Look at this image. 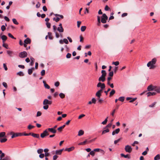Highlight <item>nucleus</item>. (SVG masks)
Masks as SVG:
<instances>
[{
    "instance_id": "nucleus-1",
    "label": "nucleus",
    "mask_w": 160,
    "mask_h": 160,
    "mask_svg": "<svg viewBox=\"0 0 160 160\" xmlns=\"http://www.w3.org/2000/svg\"><path fill=\"white\" fill-rule=\"evenodd\" d=\"M157 61V59L154 58L152 59L151 61H149L147 64V66L150 67V69H153L155 68L156 66L155 65Z\"/></svg>"
},
{
    "instance_id": "nucleus-2",
    "label": "nucleus",
    "mask_w": 160,
    "mask_h": 160,
    "mask_svg": "<svg viewBox=\"0 0 160 160\" xmlns=\"http://www.w3.org/2000/svg\"><path fill=\"white\" fill-rule=\"evenodd\" d=\"M108 19V17L105 13H104L101 17V22L103 23H105L106 22Z\"/></svg>"
},
{
    "instance_id": "nucleus-3",
    "label": "nucleus",
    "mask_w": 160,
    "mask_h": 160,
    "mask_svg": "<svg viewBox=\"0 0 160 160\" xmlns=\"http://www.w3.org/2000/svg\"><path fill=\"white\" fill-rule=\"evenodd\" d=\"M97 87L98 88L100 87L101 88V89L100 90H102V91L105 88V85L104 83H102L101 82H99L97 85Z\"/></svg>"
},
{
    "instance_id": "nucleus-4",
    "label": "nucleus",
    "mask_w": 160,
    "mask_h": 160,
    "mask_svg": "<svg viewBox=\"0 0 160 160\" xmlns=\"http://www.w3.org/2000/svg\"><path fill=\"white\" fill-rule=\"evenodd\" d=\"M125 150L126 152L130 153L132 151V148L130 146L127 145L125 147Z\"/></svg>"
},
{
    "instance_id": "nucleus-5",
    "label": "nucleus",
    "mask_w": 160,
    "mask_h": 160,
    "mask_svg": "<svg viewBox=\"0 0 160 160\" xmlns=\"http://www.w3.org/2000/svg\"><path fill=\"white\" fill-rule=\"evenodd\" d=\"M27 53L25 52H21L19 53V56L21 58H24L27 57Z\"/></svg>"
},
{
    "instance_id": "nucleus-6",
    "label": "nucleus",
    "mask_w": 160,
    "mask_h": 160,
    "mask_svg": "<svg viewBox=\"0 0 160 160\" xmlns=\"http://www.w3.org/2000/svg\"><path fill=\"white\" fill-rule=\"evenodd\" d=\"M155 86H153L152 85H149L147 88V89L148 91H152L154 90Z\"/></svg>"
},
{
    "instance_id": "nucleus-7",
    "label": "nucleus",
    "mask_w": 160,
    "mask_h": 160,
    "mask_svg": "<svg viewBox=\"0 0 160 160\" xmlns=\"http://www.w3.org/2000/svg\"><path fill=\"white\" fill-rule=\"evenodd\" d=\"M22 135V134L21 133H14L12 135L11 138H14L15 137L21 136Z\"/></svg>"
},
{
    "instance_id": "nucleus-8",
    "label": "nucleus",
    "mask_w": 160,
    "mask_h": 160,
    "mask_svg": "<svg viewBox=\"0 0 160 160\" xmlns=\"http://www.w3.org/2000/svg\"><path fill=\"white\" fill-rule=\"evenodd\" d=\"M102 90H99L96 93V96L98 98H100L101 96V93L102 92Z\"/></svg>"
},
{
    "instance_id": "nucleus-9",
    "label": "nucleus",
    "mask_w": 160,
    "mask_h": 160,
    "mask_svg": "<svg viewBox=\"0 0 160 160\" xmlns=\"http://www.w3.org/2000/svg\"><path fill=\"white\" fill-rule=\"evenodd\" d=\"M48 130L52 132V133H56L57 131L55 129H54V128H48L47 129Z\"/></svg>"
},
{
    "instance_id": "nucleus-10",
    "label": "nucleus",
    "mask_w": 160,
    "mask_h": 160,
    "mask_svg": "<svg viewBox=\"0 0 160 160\" xmlns=\"http://www.w3.org/2000/svg\"><path fill=\"white\" fill-rule=\"evenodd\" d=\"M121 157H123L125 158H128L129 159H130L131 158L130 155L128 154L125 155L123 153H121Z\"/></svg>"
},
{
    "instance_id": "nucleus-11",
    "label": "nucleus",
    "mask_w": 160,
    "mask_h": 160,
    "mask_svg": "<svg viewBox=\"0 0 160 160\" xmlns=\"http://www.w3.org/2000/svg\"><path fill=\"white\" fill-rule=\"evenodd\" d=\"M154 91L158 93H160V87L155 86Z\"/></svg>"
},
{
    "instance_id": "nucleus-12",
    "label": "nucleus",
    "mask_w": 160,
    "mask_h": 160,
    "mask_svg": "<svg viewBox=\"0 0 160 160\" xmlns=\"http://www.w3.org/2000/svg\"><path fill=\"white\" fill-rule=\"evenodd\" d=\"M120 129L119 128H118L116 129L115 131H114L112 132V135H115L116 134H118L119 132H120Z\"/></svg>"
},
{
    "instance_id": "nucleus-13",
    "label": "nucleus",
    "mask_w": 160,
    "mask_h": 160,
    "mask_svg": "<svg viewBox=\"0 0 160 160\" xmlns=\"http://www.w3.org/2000/svg\"><path fill=\"white\" fill-rule=\"evenodd\" d=\"M31 42V40L28 38H27V39H25L24 41V43L27 44H30Z\"/></svg>"
},
{
    "instance_id": "nucleus-14",
    "label": "nucleus",
    "mask_w": 160,
    "mask_h": 160,
    "mask_svg": "<svg viewBox=\"0 0 160 160\" xmlns=\"http://www.w3.org/2000/svg\"><path fill=\"white\" fill-rule=\"evenodd\" d=\"M74 149V147H72L69 148H65V151L70 152L73 150Z\"/></svg>"
},
{
    "instance_id": "nucleus-15",
    "label": "nucleus",
    "mask_w": 160,
    "mask_h": 160,
    "mask_svg": "<svg viewBox=\"0 0 160 160\" xmlns=\"http://www.w3.org/2000/svg\"><path fill=\"white\" fill-rule=\"evenodd\" d=\"M1 38L2 40V42L4 43L5 41H6V40L7 39V37L5 35H3L1 36Z\"/></svg>"
},
{
    "instance_id": "nucleus-16",
    "label": "nucleus",
    "mask_w": 160,
    "mask_h": 160,
    "mask_svg": "<svg viewBox=\"0 0 160 160\" xmlns=\"http://www.w3.org/2000/svg\"><path fill=\"white\" fill-rule=\"evenodd\" d=\"M43 83L44 84V86L45 88L48 89H50V87L46 83L45 81H43Z\"/></svg>"
},
{
    "instance_id": "nucleus-17",
    "label": "nucleus",
    "mask_w": 160,
    "mask_h": 160,
    "mask_svg": "<svg viewBox=\"0 0 160 160\" xmlns=\"http://www.w3.org/2000/svg\"><path fill=\"white\" fill-rule=\"evenodd\" d=\"M93 150L94 152H98L100 151L102 153H103V154H104V152L103 150L99 148H96L94 149Z\"/></svg>"
},
{
    "instance_id": "nucleus-18",
    "label": "nucleus",
    "mask_w": 160,
    "mask_h": 160,
    "mask_svg": "<svg viewBox=\"0 0 160 160\" xmlns=\"http://www.w3.org/2000/svg\"><path fill=\"white\" fill-rule=\"evenodd\" d=\"M147 96L149 97L151 96L155 95L156 94V93L155 92H149L147 93Z\"/></svg>"
},
{
    "instance_id": "nucleus-19",
    "label": "nucleus",
    "mask_w": 160,
    "mask_h": 160,
    "mask_svg": "<svg viewBox=\"0 0 160 160\" xmlns=\"http://www.w3.org/2000/svg\"><path fill=\"white\" fill-rule=\"evenodd\" d=\"M105 78L100 77L98 78V81L99 82H103L105 81Z\"/></svg>"
},
{
    "instance_id": "nucleus-20",
    "label": "nucleus",
    "mask_w": 160,
    "mask_h": 160,
    "mask_svg": "<svg viewBox=\"0 0 160 160\" xmlns=\"http://www.w3.org/2000/svg\"><path fill=\"white\" fill-rule=\"evenodd\" d=\"M97 20H98V23H97V25L98 26H100L101 21L100 20V17L99 16H98L97 17Z\"/></svg>"
},
{
    "instance_id": "nucleus-21",
    "label": "nucleus",
    "mask_w": 160,
    "mask_h": 160,
    "mask_svg": "<svg viewBox=\"0 0 160 160\" xmlns=\"http://www.w3.org/2000/svg\"><path fill=\"white\" fill-rule=\"evenodd\" d=\"M84 132L82 130H81L79 131L78 134V136H81L84 134Z\"/></svg>"
},
{
    "instance_id": "nucleus-22",
    "label": "nucleus",
    "mask_w": 160,
    "mask_h": 160,
    "mask_svg": "<svg viewBox=\"0 0 160 160\" xmlns=\"http://www.w3.org/2000/svg\"><path fill=\"white\" fill-rule=\"evenodd\" d=\"M32 136L35 138H39V135L38 134L33 133Z\"/></svg>"
},
{
    "instance_id": "nucleus-23",
    "label": "nucleus",
    "mask_w": 160,
    "mask_h": 160,
    "mask_svg": "<svg viewBox=\"0 0 160 160\" xmlns=\"http://www.w3.org/2000/svg\"><path fill=\"white\" fill-rule=\"evenodd\" d=\"M34 70V68H32L31 69H29L28 70V74L29 75H31L32 74L33 70Z\"/></svg>"
},
{
    "instance_id": "nucleus-24",
    "label": "nucleus",
    "mask_w": 160,
    "mask_h": 160,
    "mask_svg": "<svg viewBox=\"0 0 160 160\" xmlns=\"http://www.w3.org/2000/svg\"><path fill=\"white\" fill-rule=\"evenodd\" d=\"M7 54L11 57H12V54L13 53V52L11 51L8 50L7 51Z\"/></svg>"
},
{
    "instance_id": "nucleus-25",
    "label": "nucleus",
    "mask_w": 160,
    "mask_h": 160,
    "mask_svg": "<svg viewBox=\"0 0 160 160\" xmlns=\"http://www.w3.org/2000/svg\"><path fill=\"white\" fill-rule=\"evenodd\" d=\"M115 93V91L114 89H112L110 93L109 97H111Z\"/></svg>"
},
{
    "instance_id": "nucleus-26",
    "label": "nucleus",
    "mask_w": 160,
    "mask_h": 160,
    "mask_svg": "<svg viewBox=\"0 0 160 160\" xmlns=\"http://www.w3.org/2000/svg\"><path fill=\"white\" fill-rule=\"evenodd\" d=\"M48 36L50 40H52L53 39V37L52 36V34L51 32H48Z\"/></svg>"
},
{
    "instance_id": "nucleus-27",
    "label": "nucleus",
    "mask_w": 160,
    "mask_h": 160,
    "mask_svg": "<svg viewBox=\"0 0 160 160\" xmlns=\"http://www.w3.org/2000/svg\"><path fill=\"white\" fill-rule=\"evenodd\" d=\"M48 100L47 99H45L43 101V104L44 105H48Z\"/></svg>"
},
{
    "instance_id": "nucleus-28",
    "label": "nucleus",
    "mask_w": 160,
    "mask_h": 160,
    "mask_svg": "<svg viewBox=\"0 0 160 160\" xmlns=\"http://www.w3.org/2000/svg\"><path fill=\"white\" fill-rule=\"evenodd\" d=\"M7 26V24L5 23V25H3L1 26V29L2 31H4L6 29L5 26Z\"/></svg>"
},
{
    "instance_id": "nucleus-29",
    "label": "nucleus",
    "mask_w": 160,
    "mask_h": 160,
    "mask_svg": "<svg viewBox=\"0 0 160 160\" xmlns=\"http://www.w3.org/2000/svg\"><path fill=\"white\" fill-rule=\"evenodd\" d=\"M57 30L60 32H62L64 31V29L63 28L62 29H61L60 27H58L57 28Z\"/></svg>"
},
{
    "instance_id": "nucleus-30",
    "label": "nucleus",
    "mask_w": 160,
    "mask_h": 160,
    "mask_svg": "<svg viewBox=\"0 0 160 160\" xmlns=\"http://www.w3.org/2000/svg\"><path fill=\"white\" fill-rule=\"evenodd\" d=\"M125 99V97H119L118 99V100L119 101H120L122 102H123L124 101Z\"/></svg>"
},
{
    "instance_id": "nucleus-31",
    "label": "nucleus",
    "mask_w": 160,
    "mask_h": 160,
    "mask_svg": "<svg viewBox=\"0 0 160 160\" xmlns=\"http://www.w3.org/2000/svg\"><path fill=\"white\" fill-rule=\"evenodd\" d=\"M160 159V155L159 154L157 155L154 158V160H158Z\"/></svg>"
},
{
    "instance_id": "nucleus-32",
    "label": "nucleus",
    "mask_w": 160,
    "mask_h": 160,
    "mask_svg": "<svg viewBox=\"0 0 160 160\" xmlns=\"http://www.w3.org/2000/svg\"><path fill=\"white\" fill-rule=\"evenodd\" d=\"M109 130L108 129H107L106 130H104L102 131V134H105L106 133L109 132Z\"/></svg>"
},
{
    "instance_id": "nucleus-33",
    "label": "nucleus",
    "mask_w": 160,
    "mask_h": 160,
    "mask_svg": "<svg viewBox=\"0 0 160 160\" xmlns=\"http://www.w3.org/2000/svg\"><path fill=\"white\" fill-rule=\"evenodd\" d=\"M59 96L61 98H63L65 97V95L62 93H60L59 94Z\"/></svg>"
},
{
    "instance_id": "nucleus-34",
    "label": "nucleus",
    "mask_w": 160,
    "mask_h": 160,
    "mask_svg": "<svg viewBox=\"0 0 160 160\" xmlns=\"http://www.w3.org/2000/svg\"><path fill=\"white\" fill-rule=\"evenodd\" d=\"M43 152V150L42 149H39L37 150V152L38 154H42Z\"/></svg>"
},
{
    "instance_id": "nucleus-35",
    "label": "nucleus",
    "mask_w": 160,
    "mask_h": 160,
    "mask_svg": "<svg viewBox=\"0 0 160 160\" xmlns=\"http://www.w3.org/2000/svg\"><path fill=\"white\" fill-rule=\"evenodd\" d=\"M7 140V139L6 138H4L3 139L0 138V142L1 143H3L6 142Z\"/></svg>"
},
{
    "instance_id": "nucleus-36",
    "label": "nucleus",
    "mask_w": 160,
    "mask_h": 160,
    "mask_svg": "<svg viewBox=\"0 0 160 160\" xmlns=\"http://www.w3.org/2000/svg\"><path fill=\"white\" fill-rule=\"evenodd\" d=\"M30 59L31 60V62L30 63V65L31 66H32L34 64V58L32 57H31Z\"/></svg>"
},
{
    "instance_id": "nucleus-37",
    "label": "nucleus",
    "mask_w": 160,
    "mask_h": 160,
    "mask_svg": "<svg viewBox=\"0 0 160 160\" xmlns=\"http://www.w3.org/2000/svg\"><path fill=\"white\" fill-rule=\"evenodd\" d=\"M87 142V140H86L85 141L83 142H80L78 144V145H81L85 144Z\"/></svg>"
},
{
    "instance_id": "nucleus-38",
    "label": "nucleus",
    "mask_w": 160,
    "mask_h": 160,
    "mask_svg": "<svg viewBox=\"0 0 160 160\" xmlns=\"http://www.w3.org/2000/svg\"><path fill=\"white\" fill-rule=\"evenodd\" d=\"M5 134L6 133L5 132H0V138L4 137L5 135Z\"/></svg>"
},
{
    "instance_id": "nucleus-39",
    "label": "nucleus",
    "mask_w": 160,
    "mask_h": 160,
    "mask_svg": "<svg viewBox=\"0 0 160 160\" xmlns=\"http://www.w3.org/2000/svg\"><path fill=\"white\" fill-rule=\"evenodd\" d=\"M12 22L13 23L16 24V25H18V22L17 21L16 19L15 18H13L12 19Z\"/></svg>"
},
{
    "instance_id": "nucleus-40",
    "label": "nucleus",
    "mask_w": 160,
    "mask_h": 160,
    "mask_svg": "<svg viewBox=\"0 0 160 160\" xmlns=\"http://www.w3.org/2000/svg\"><path fill=\"white\" fill-rule=\"evenodd\" d=\"M86 28V27L85 26H82L81 27V30L82 32H84L85 31Z\"/></svg>"
},
{
    "instance_id": "nucleus-41",
    "label": "nucleus",
    "mask_w": 160,
    "mask_h": 160,
    "mask_svg": "<svg viewBox=\"0 0 160 160\" xmlns=\"http://www.w3.org/2000/svg\"><path fill=\"white\" fill-rule=\"evenodd\" d=\"M108 117H107L105 119V120H104V121H103V122H102V124H103V125H105V124H106V123H107V122L108 121Z\"/></svg>"
},
{
    "instance_id": "nucleus-42",
    "label": "nucleus",
    "mask_w": 160,
    "mask_h": 160,
    "mask_svg": "<svg viewBox=\"0 0 160 160\" xmlns=\"http://www.w3.org/2000/svg\"><path fill=\"white\" fill-rule=\"evenodd\" d=\"M17 75H19V76H24V74L22 72L20 71L17 73Z\"/></svg>"
},
{
    "instance_id": "nucleus-43",
    "label": "nucleus",
    "mask_w": 160,
    "mask_h": 160,
    "mask_svg": "<svg viewBox=\"0 0 160 160\" xmlns=\"http://www.w3.org/2000/svg\"><path fill=\"white\" fill-rule=\"evenodd\" d=\"M53 21H55L56 22H58L60 20V18L58 17H57L56 18H53Z\"/></svg>"
},
{
    "instance_id": "nucleus-44",
    "label": "nucleus",
    "mask_w": 160,
    "mask_h": 160,
    "mask_svg": "<svg viewBox=\"0 0 160 160\" xmlns=\"http://www.w3.org/2000/svg\"><path fill=\"white\" fill-rule=\"evenodd\" d=\"M8 35L9 37L11 38H12L15 39L16 38H14L13 36L10 33H8Z\"/></svg>"
},
{
    "instance_id": "nucleus-45",
    "label": "nucleus",
    "mask_w": 160,
    "mask_h": 160,
    "mask_svg": "<svg viewBox=\"0 0 160 160\" xmlns=\"http://www.w3.org/2000/svg\"><path fill=\"white\" fill-rule=\"evenodd\" d=\"M62 153V152L60 150H56V154L57 155H61Z\"/></svg>"
},
{
    "instance_id": "nucleus-46",
    "label": "nucleus",
    "mask_w": 160,
    "mask_h": 160,
    "mask_svg": "<svg viewBox=\"0 0 160 160\" xmlns=\"http://www.w3.org/2000/svg\"><path fill=\"white\" fill-rule=\"evenodd\" d=\"M63 42L66 44H68V41L67 39L66 38H64L63 39Z\"/></svg>"
},
{
    "instance_id": "nucleus-47",
    "label": "nucleus",
    "mask_w": 160,
    "mask_h": 160,
    "mask_svg": "<svg viewBox=\"0 0 160 160\" xmlns=\"http://www.w3.org/2000/svg\"><path fill=\"white\" fill-rule=\"evenodd\" d=\"M48 129H46V130L44 131L43 132L44 134L46 135V136L48 135H49V133H48Z\"/></svg>"
},
{
    "instance_id": "nucleus-48",
    "label": "nucleus",
    "mask_w": 160,
    "mask_h": 160,
    "mask_svg": "<svg viewBox=\"0 0 160 160\" xmlns=\"http://www.w3.org/2000/svg\"><path fill=\"white\" fill-rule=\"evenodd\" d=\"M46 25L47 26V27L48 28H50L51 27V24L48 22H46Z\"/></svg>"
},
{
    "instance_id": "nucleus-49",
    "label": "nucleus",
    "mask_w": 160,
    "mask_h": 160,
    "mask_svg": "<svg viewBox=\"0 0 160 160\" xmlns=\"http://www.w3.org/2000/svg\"><path fill=\"white\" fill-rule=\"evenodd\" d=\"M156 103V102H155L152 103V104L149 105V107L150 108H153L154 107V106Z\"/></svg>"
},
{
    "instance_id": "nucleus-50",
    "label": "nucleus",
    "mask_w": 160,
    "mask_h": 160,
    "mask_svg": "<svg viewBox=\"0 0 160 160\" xmlns=\"http://www.w3.org/2000/svg\"><path fill=\"white\" fill-rule=\"evenodd\" d=\"M89 154H90L91 155L93 156L95 155V152L94 151V150L91 151L90 152Z\"/></svg>"
},
{
    "instance_id": "nucleus-51",
    "label": "nucleus",
    "mask_w": 160,
    "mask_h": 160,
    "mask_svg": "<svg viewBox=\"0 0 160 160\" xmlns=\"http://www.w3.org/2000/svg\"><path fill=\"white\" fill-rule=\"evenodd\" d=\"M112 64H114L115 65L117 66L119 64V62L118 61H116L115 62H113Z\"/></svg>"
},
{
    "instance_id": "nucleus-52",
    "label": "nucleus",
    "mask_w": 160,
    "mask_h": 160,
    "mask_svg": "<svg viewBox=\"0 0 160 160\" xmlns=\"http://www.w3.org/2000/svg\"><path fill=\"white\" fill-rule=\"evenodd\" d=\"M71 54L70 53H68L66 55V57L67 58H71Z\"/></svg>"
},
{
    "instance_id": "nucleus-53",
    "label": "nucleus",
    "mask_w": 160,
    "mask_h": 160,
    "mask_svg": "<svg viewBox=\"0 0 160 160\" xmlns=\"http://www.w3.org/2000/svg\"><path fill=\"white\" fill-rule=\"evenodd\" d=\"M1 154V155L0 156V159L2 160V158L5 156V154L4 153L2 152Z\"/></svg>"
},
{
    "instance_id": "nucleus-54",
    "label": "nucleus",
    "mask_w": 160,
    "mask_h": 160,
    "mask_svg": "<svg viewBox=\"0 0 160 160\" xmlns=\"http://www.w3.org/2000/svg\"><path fill=\"white\" fill-rule=\"evenodd\" d=\"M49 107V106L48 105H44L43 106V108L44 109L47 110Z\"/></svg>"
},
{
    "instance_id": "nucleus-55",
    "label": "nucleus",
    "mask_w": 160,
    "mask_h": 160,
    "mask_svg": "<svg viewBox=\"0 0 160 160\" xmlns=\"http://www.w3.org/2000/svg\"><path fill=\"white\" fill-rule=\"evenodd\" d=\"M45 70H42L41 72V75L42 76H44L45 74Z\"/></svg>"
},
{
    "instance_id": "nucleus-56",
    "label": "nucleus",
    "mask_w": 160,
    "mask_h": 160,
    "mask_svg": "<svg viewBox=\"0 0 160 160\" xmlns=\"http://www.w3.org/2000/svg\"><path fill=\"white\" fill-rule=\"evenodd\" d=\"M2 46L3 47H4L6 49H8V44H5L4 43H3L2 44Z\"/></svg>"
},
{
    "instance_id": "nucleus-57",
    "label": "nucleus",
    "mask_w": 160,
    "mask_h": 160,
    "mask_svg": "<svg viewBox=\"0 0 160 160\" xmlns=\"http://www.w3.org/2000/svg\"><path fill=\"white\" fill-rule=\"evenodd\" d=\"M60 83L58 81L55 82L54 84L55 86L56 87H58Z\"/></svg>"
},
{
    "instance_id": "nucleus-58",
    "label": "nucleus",
    "mask_w": 160,
    "mask_h": 160,
    "mask_svg": "<svg viewBox=\"0 0 160 160\" xmlns=\"http://www.w3.org/2000/svg\"><path fill=\"white\" fill-rule=\"evenodd\" d=\"M34 127V126H32L30 124L28 126V128L29 129H32V128H33Z\"/></svg>"
},
{
    "instance_id": "nucleus-59",
    "label": "nucleus",
    "mask_w": 160,
    "mask_h": 160,
    "mask_svg": "<svg viewBox=\"0 0 160 160\" xmlns=\"http://www.w3.org/2000/svg\"><path fill=\"white\" fill-rule=\"evenodd\" d=\"M96 99L95 98H93L92 99V103L95 104L96 102Z\"/></svg>"
},
{
    "instance_id": "nucleus-60",
    "label": "nucleus",
    "mask_w": 160,
    "mask_h": 160,
    "mask_svg": "<svg viewBox=\"0 0 160 160\" xmlns=\"http://www.w3.org/2000/svg\"><path fill=\"white\" fill-rule=\"evenodd\" d=\"M55 34V36L57 38H58L60 37V35L57 32H54Z\"/></svg>"
},
{
    "instance_id": "nucleus-61",
    "label": "nucleus",
    "mask_w": 160,
    "mask_h": 160,
    "mask_svg": "<svg viewBox=\"0 0 160 160\" xmlns=\"http://www.w3.org/2000/svg\"><path fill=\"white\" fill-rule=\"evenodd\" d=\"M2 160H10V159L9 157L7 156L5 158L2 159Z\"/></svg>"
},
{
    "instance_id": "nucleus-62",
    "label": "nucleus",
    "mask_w": 160,
    "mask_h": 160,
    "mask_svg": "<svg viewBox=\"0 0 160 160\" xmlns=\"http://www.w3.org/2000/svg\"><path fill=\"white\" fill-rule=\"evenodd\" d=\"M53 32H57L56 30L57 29V27L55 25H53Z\"/></svg>"
},
{
    "instance_id": "nucleus-63",
    "label": "nucleus",
    "mask_w": 160,
    "mask_h": 160,
    "mask_svg": "<svg viewBox=\"0 0 160 160\" xmlns=\"http://www.w3.org/2000/svg\"><path fill=\"white\" fill-rule=\"evenodd\" d=\"M3 68L5 71H7L8 70V68L7 67V66L5 63H3Z\"/></svg>"
},
{
    "instance_id": "nucleus-64",
    "label": "nucleus",
    "mask_w": 160,
    "mask_h": 160,
    "mask_svg": "<svg viewBox=\"0 0 160 160\" xmlns=\"http://www.w3.org/2000/svg\"><path fill=\"white\" fill-rule=\"evenodd\" d=\"M44 154L43 153H42L39 155V157L41 158H43L44 157Z\"/></svg>"
}]
</instances>
